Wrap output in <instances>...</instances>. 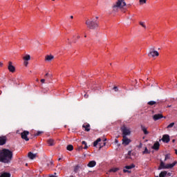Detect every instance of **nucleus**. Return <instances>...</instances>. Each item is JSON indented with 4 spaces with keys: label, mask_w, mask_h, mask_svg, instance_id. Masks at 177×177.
<instances>
[{
    "label": "nucleus",
    "mask_w": 177,
    "mask_h": 177,
    "mask_svg": "<svg viewBox=\"0 0 177 177\" xmlns=\"http://www.w3.org/2000/svg\"><path fill=\"white\" fill-rule=\"evenodd\" d=\"M13 158V152L8 149H3L0 151V161L5 164H9Z\"/></svg>",
    "instance_id": "f257e3e1"
},
{
    "label": "nucleus",
    "mask_w": 177,
    "mask_h": 177,
    "mask_svg": "<svg viewBox=\"0 0 177 177\" xmlns=\"http://www.w3.org/2000/svg\"><path fill=\"white\" fill-rule=\"evenodd\" d=\"M124 6H127V3L124 0H118L113 6V12L117 13L120 9H124Z\"/></svg>",
    "instance_id": "f03ea898"
},
{
    "label": "nucleus",
    "mask_w": 177,
    "mask_h": 177,
    "mask_svg": "<svg viewBox=\"0 0 177 177\" xmlns=\"http://www.w3.org/2000/svg\"><path fill=\"white\" fill-rule=\"evenodd\" d=\"M86 26H87L88 28H90V30H95V28H97L98 24L95 19H87L86 21Z\"/></svg>",
    "instance_id": "7ed1b4c3"
},
{
    "label": "nucleus",
    "mask_w": 177,
    "mask_h": 177,
    "mask_svg": "<svg viewBox=\"0 0 177 177\" xmlns=\"http://www.w3.org/2000/svg\"><path fill=\"white\" fill-rule=\"evenodd\" d=\"M176 164H177V162L174 161L171 164L165 165V163H164V162L160 160V164L158 167V169H171V168H174V167H175Z\"/></svg>",
    "instance_id": "20e7f679"
},
{
    "label": "nucleus",
    "mask_w": 177,
    "mask_h": 177,
    "mask_svg": "<svg viewBox=\"0 0 177 177\" xmlns=\"http://www.w3.org/2000/svg\"><path fill=\"white\" fill-rule=\"evenodd\" d=\"M28 135H30V132L28 131H24L21 133V137L22 139L26 140V142H28V140H30V138H28Z\"/></svg>",
    "instance_id": "39448f33"
},
{
    "label": "nucleus",
    "mask_w": 177,
    "mask_h": 177,
    "mask_svg": "<svg viewBox=\"0 0 177 177\" xmlns=\"http://www.w3.org/2000/svg\"><path fill=\"white\" fill-rule=\"evenodd\" d=\"M148 56L150 57L151 56L152 57H154V56H160V54L158 53V51L154 50V48L149 49V53H148Z\"/></svg>",
    "instance_id": "423d86ee"
},
{
    "label": "nucleus",
    "mask_w": 177,
    "mask_h": 177,
    "mask_svg": "<svg viewBox=\"0 0 177 177\" xmlns=\"http://www.w3.org/2000/svg\"><path fill=\"white\" fill-rule=\"evenodd\" d=\"M122 132L123 136H128L131 135V130L128 129V127H123L122 128Z\"/></svg>",
    "instance_id": "0eeeda50"
},
{
    "label": "nucleus",
    "mask_w": 177,
    "mask_h": 177,
    "mask_svg": "<svg viewBox=\"0 0 177 177\" xmlns=\"http://www.w3.org/2000/svg\"><path fill=\"white\" fill-rule=\"evenodd\" d=\"M122 145L124 146H128V145H129V143L131 142V139L127 138L125 136H122Z\"/></svg>",
    "instance_id": "6e6552de"
},
{
    "label": "nucleus",
    "mask_w": 177,
    "mask_h": 177,
    "mask_svg": "<svg viewBox=\"0 0 177 177\" xmlns=\"http://www.w3.org/2000/svg\"><path fill=\"white\" fill-rule=\"evenodd\" d=\"M8 69L10 73H15L16 71V68L12 65V62H8Z\"/></svg>",
    "instance_id": "1a4fd4ad"
},
{
    "label": "nucleus",
    "mask_w": 177,
    "mask_h": 177,
    "mask_svg": "<svg viewBox=\"0 0 177 177\" xmlns=\"http://www.w3.org/2000/svg\"><path fill=\"white\" fill-rule=\"evenodd\" d=\"M125 169H123V172L124 174H127V172H128L129 174H131V171L128 170V169H132V168H135V165L133 164H131V165L129 166H125L124 167Z\"/></svg>",
    "instance_id": "9d476101"
},
{
    "label": "nucleus",
    "mask_w": 177,
    "mask_h": 177,
    "mask_svg": "<svg viewBox=\"0 0 177 177\" xmlns=\"http://www.w3.org/2000/svg\"><path fill=\"white\" fill-rule=\"evenodd\" d=\"M161 118H164V115H162L161 113H158L153 115V120L154 121H158V120H161Z\"/></svg>",
    "instance_id": "9b49d317"
},
{
    "label": "nucleus",
    "mask_w": 177,
    "mask_h": 177,
    "mask_svg": "<svg viewBox=\"0 0 177 177\" xmlns=\"http://www.w3.org/2000/svg\"><path fill=\"white\" fill-rule=\"evenodd\" d=\"M6 140H8V138L6 136H0V146H3V145H6Z\"/></svg>",
    "instance_id": "f8f14e48"
},
{
    "label": "nucleus",
    "mask_w": 177,
    "mask_h": 177,
    "mask_svg": "<svg viewBox=\"0 0 177 177\" xmlns=\"http://www.w3.org/2000/svg\"><path fill=\"white\" fill-rule=\"evenodd\" d=\"M169 140H170L169 135L165 134V135L162 136V141L164 143H169Z\"/></svg>",
    "instance_id": "ddd939ff"
},
{
    "label": "nucleus",
    "mask_w": 177,
    "mask_h": 177,
    "mask_svg": "<svg viewBox=\"0 0 177 177\" xmlns=\"http://www.w3.org/2000/svg\"><path fill=\"white\" fill-rule=\"evenodd\" d=\"M82 128H84L86 132H89L91 131V125L89 124H84L82 125Z\"/></svg>",
    "instance_id": "4468645a"
},
{
    "label": "nucleus",
    "mask_w": 177,
    "mask_h": 177,
    "mask_svg": "<svg viewBox=\"0 0 177 177\" xmlns=\"http://www.w3.org/2000/svg\"><path fill=\"white\" fill-rule=\"evenodd\" d=\"M87 167H88L89 168H93V167H96V161L95 160L90 161L87 165Z\"/></svg>",
    "instance_id": "2eb2a0df"
},
{
    "label": "nucleus",
    "mask_w": 177,
    "mask_h": 177,
    "mask_svg": "<svg viewBox=\"0 0 177 177\" xmlns=\"http://www.w3.org/2000/svg\"><path fill=\"white\" fill-rule=\"evenodd\" d=\"M47 143L48 146H55L56 145V142H55V140L50 138L47 140Z\"/></svg>",
    "instance_id": "dca6fc26"
},
{
    "label": "nucleus",
    "mask_w": 177,
    "mask_h": 177,
    "mask_svg": "<svg viewBox=\"0 0 177 177\" xmlns=\"http://www.w3.org/2000/svg\"><path fill=\"white\" fill-rule=\"evenodd\" d=\"M152 149L153 150H159L160 149V142H155L152 147Z\"/></svg>",
    "instance_id": "f3484780"
},
{
    "label": "nucleus",
    "mask_w": 177,
    "mask_h": 177,
    "mask_svg": "<svg viewBox=\"0 0 177 177\" xmlns=\"http://www.w3.org/2000/svg\"><path fill=\"white\" fill-rule=\"evenodd\" d=\"M53 59H55L53 55H46L45 57V60L46 62H51V60H53Z\"/></svg>",
    "instance_id": "a211bd4d"
},
{
    "label": "nucleus",
    "mask_w": 177,
    "mask_h": 177,
    "mask_svg": "<svg viewBox=\"0 0 177 177\" xmlns=\"http://www.w3.org/2000/svg\"><path fill=\"white\" fill-rule=\"evenodd\" d=\"M160 103H161V101H160V102L149 101V102H148L147 104L149 106H154V104H160Z\"/></svg>",
    "instance_id": "6ab92c4d"
},
{
    "label": "nucleus",
    "mask_w": 177,
    "mask_h": 177,
    "mask_svg": "<svg viewBox=\"0 0 177 177\" xmlns=\"http://www.w3.org/2000/svg\"><path fill=\"white\" fill-rule=\"evenodd\" d=\"M28 157L30 160H34V158H35V157H37V154L32 153V152H29L28 154Z\"/></svg>",
    "instance_id": "aec40b11"
},
{
    "label": "nucleus",
    "mask_w": 177,
    "mask_h": 177,
    "mask_svg": "<svg viewBox=\"0 0 177 177\" xmlns=\"http://www.w3.org/2000/svg\"><path fill=\"white\" fill-rule=\"evenodd\" d=\"M141 129L142 132H144L145 135H149V132L147 131V128H146L145 126L141 125Z\"/></svg>",
    "instance_id": "412c9836"
},
{
    "label": "nucleus",
    "mask_w": 177,
    "mask_h": 177,
    "mask_svg": "<svg viewBox=\"0 0 177 177\" xmlns=\"http://www.w3.org/2000/svg\"><path fill=\"white\" fill-rule=\"evenodd\" d=\"M167 176V171H163L160 173L159 176L156 177H166Z\"/></svg>",
    "instance_id": "4be33fe9"
},
{
    "label": "nucleus",
    "mask_w": 177,
    "mask_h": 177,
    "mask_svg": "<svg viewBox=\"0 0 177 177\" xmlns=\"http://www.w3.org/2000/svg\"><path fill=\"white\" fill-rule=\"evenodd\" d=\"M66 150H68V151H73V150H74V147L71 145H68L66 147Z\"/></svg>",
    "instance_id": "5701e85b"
},
{
    "label": "nucleus",
    "mask_w": 177,
    "mask_h": 177,
    "mask_svg": "<svg viewBox=\"0 0 177 177\" xmlns=\"http://www.w3.org/2000/svg\"><path fill=\"white\" fill-rule=\"evenodd\" d=\"M0 177H10V173L4 172L0 175Z\"/></svg>",
    "instance_id": "b1692460"
},
{
    "label": "nucleus",
    "mask_w": 177,
    "mask_h": 177,
    "mask_svg": "<svg viewBox=\"0 0 177 177\" xmlns=\"http://www.w3.org/2000/svg\"><path fill=\"white\" fill-rule=\"evenodd\" d=\"M102 142V139L101 138H98L94 142H93V146L94 147H96L97 145H99V142Z\"/></svg>",
    "instance_id": "393cba45"
},
{
    "label": "nucleus",
    "mask_w": 177,
    "mask_h": 177,
    "mask_svg": "<svg viewBox=\"0 0 177 177\" xmlns=\"http://www.w3.org/2000/svg\"><path fill=\"white\" fill-rule=\"evenodd\" d=\"M23 59L24 61H28L31 59V56H30V55H26L23 57Z\"/></svg>",
    "instance_id": "a878e982"
},
{
    "label": "nucleus",
    "mask_w": 177,
    "mask_h": 177,
    "mask_svg": "<svg viewBox=\"0 0 177 177\" xmlns=\"http://www.w3.org/2000/svg\"><path fill=\"white\" fill-rule=\"evenodd\" d=\"M142 154H150V151L147 149V147H145V151H142Z\"/></svg>",
    "instance_id": "bb28decb"
},
{
    "label": "nucleus",
    "mask_w": 177,
    "mask_h": 177,
    "mask_svg": "<svg viewBox=\"0 0 177 177\" xmlns=\"http://www.w3.org/2000/svg\"><path fill=\"white\" fill-rule=\"evenodd\" d=\"M120 169L115 167L110 169V172H117Z\"/></svg>",
    "instance_id": "cd10ccee"
},
{
    "label": "nucleus",
    "mask_w": 177,
    "mask_h": 177,
    "mask_svg": "<svg viewBox=\"0 0 177 177\" xmlns=\"http://www.w3.org/2000/svg\"><path fill=\"white\" fill-rule=\"evenodd\" d=\"M82 145H84V149L85 150H86V149H88V145H87V144H86V142L85 141H82Z\"/></svg>",
    "instance_id": "c85d7f7f"
},
{
    "label": "nucleus",
    "mask_w": 177,
    "mask_h": 177,
    "mask_svg": "<svg viewBox=\"0 0 177 177\" xmlns=\"http://www.w3.org/2000/svg\"><path fill=\"white\" fill-rule=\"evenodd\" d=\"M139 24L141 26V27H143V28H146V24H145V22L140 21Z\"/></svg>",
    "instance_id": "c756f323"
},
{
    "label": "nucleus",
    "mask_w": 177,
    "mask_h": 177,
    "mask_svg": "<svg viewBox=\"0 0 177 177\" xmlns=\"http://www.w3.org/2000/svg\"><path fill=\"white\" fill-rule=\"evenodd\" d=\"M79 169H80V167L78 165H76L74 167V172H75L77 174V172H78Z\"/></svg>",
    "instance_id": "7c9ffc66"
},
{
    "label": "nucleus",
    "mask_w": 177,
    "mask_h": 177,
    "mask_svg": "<svg viewBox=\"0 0 177 177\" xmlns=\"http://www.w3.org/2000/svg\"><path fill=\"white\" fill-rule=\"evenodd\" d=\"M174 125H175V122H171V123H170V124L167 127V129L172 128V127H174Z\"/></svg>",
    "instance_id": "2f4dec72"
},
{
    "label": "nucleus",
    "mask_w": 177,
    "mask_h": 177,
    "mask_svg": "<svg viewBox=\"0 0 177 177\" xmlns=\"http://www.w3.org/2000/svg\"><path fill=\"white\" fill-rule=\"evenodd\" d=\"M169 158H171V155L166 154L165 158V161H167V160H169Z\"/></svg>",
    "instance_id": "473e14b6"
},
{
    "label": "nucleus",
    "mask_w": 177,
    "mask_h": 177,
    "mask_svg": "<svg viewBox=\"0 0 177 177\" xmlns=\"http://www.w3.org/2000/svg\"><path fill=\"white\" fill-rule=\"evenodd\" d=\"M147 0H140V5H143L144 3H146Z\"/></svg>",
    "instance_id": "72a5a7b5"
},
{
    "label": "nucleus",
    "mask_w": 177,
    "mask_h": 177,
    "mask_svg": "<svg viewBox=\"0 0 177 177\" xmlns=\"http://www.w3.org/2000/svg\"><path fill=\"white\" fill-rule=\"evenodd\" d=\"M41 133H42L41 131H37L36 134H35V136H39V135H41Z\"/></svg>",
    "instance_id": "f704fd0d"
},
{
    "label": "nucleus",
    "mask_w": 177,
    "mask_h": 177,
    "mask_svg": "<svg viewBox=\"0 0 177 177\" xmlns=\"http://www.w3.org/2000/svg\"><path fill=\"white\" fill-rule=\"evenodd\" d=\"M24 64L27 67V66H28V61H24Z\"/></svg>",
    "instance_id": "c9c22d12"
},
{
    "label": "nucleus",
    "mask_w": 177,
    "mask_h": 177,
    "mask_svg": "<svg viewBox=\"0 0 177 177\" xmlns=\"http://www.w3.org/2000/svg\"><path fill=\"white\" fill-rule=\"evenodd\" d=\"M113 90L115 91V92H118V87L114 86Z\"/></svg>",
    "instance_id": "e433bc0d"
},
{
    "label": "nucleus",
    "mask_w": 177,
    "mask_h": 177,
    "mask_svg": "<svg viewBox=\"0 0 177 177\" xmlns=\"http://www.w3.org/2000/svg\"><path fill=\"white\" fill-rule=\"evenodd\" d=\"M104 146H106V142H103V145H100V149H102V147H104Z\"/></svg>",
    "instance_id": "4c0bfd02"
},
{
    "label": "nucleus",
    "mask_w": 177,
    "mask_h": 177,
    "mask_svg": "<svg viewBox=\"0 0 177 177\" xmlns=\"http://www.w3.org/2000/svg\"><path fill=\"white\" fill-rule=\"evenodd\" d=\"M82 149H84V147H82V146H80V147H78L79 151H81V150H82Z\"/></svg>",
    "instance_id": "58836bf2"
},
{
    "label": "nucleus",
    "mask_w": 177,
    "mask_h": 177,
    "mask_svg": "<svg viewBox=\"0 0 177 177\" xmlns=\"http://www.w3.org/2000/svg\"><path fill=\"white\" fill-rule=\"evenodd\" d=\"M84 97H85V99H88V97H89V95H88L87 94H84Z\"/></svg>",
    "instance_id": "ea45409f"
},
{
    "label": "nucleus",
    "mask_w": 177,
    "mask_h": 177,
    "mask_svg": "<svg viewBox=\"0 0 177 177\" xmlns=\"http://www.w3.org/2000/svg\"><path fill=\"white\" fill-rule=\"evenodd\" d=\"M143 145L142 143H140L139 146H138V149H142Z\"/></svg>",
    "instance_id": "a19ab883"
},
{
    "label": "nucleus",
    "mask_w": 177,
    "mask_h": 177,
    "mask_svg": "<svg viewBox=\"0 0 177 177\" xmlns=\"http://www.w3.org/2000/svg\"><path fill=\"white\" fill-rule=\"evenodd\" d=\"M132 154V151H128V156H131Z\"/></svg>",
    "instance_id": "79ce46f5"
},
{
    "label": "nucleus",
    "mask_w": 177,
    "mask_h": 177,
    "mask_svg": "<svg viewBox=\"0 0 177 177\" xmlns=\"http://www.w3.org/2000/svg\"><path fill=\"white\" fill-rule=\"evenodd\" d=\"M46 77H52V75H49V73H46Z\"/></svg>",
    "instance_id": "37998d69"
},
{
    "label": "nucleus",
    "mask_w": 177,
    "mask_h": 177,
    "mask_svg": "<svg viewBox=\"0 0 177 177\" xmlns=\"http://www.w3.org/2000/svg\"><path fill=\"white\" fill-rule=\"evenodd\" d=\"M41 82H42V84H44V82H45V79H41Z\"/></svg>",
    "instance_id": "c03bdc74"
},
{
    "label": "nucleus",
    "mask_w": 177,
    "mask_h": 177,
    "mask_svg": "<svg viewBox=\"0 0 177 177\" xmlns=\"http://www.w3.org/2000/svg\"><path fill=\"white\" fill-rule=\"evenodd\" d=\"M127 8H131V4H126Z\"/></svg>",
    "instance_id": "a18cd8bd"
},
{
    "label": "nucleus",
    "mask_w": 177,
    "mask_h": 177,
    "mask_svg": "<svg viewBox=\"0 0 177 177\" xmlns=\"http://www.w3.org/2000/svg\"><path fill=\"white\" fill-rule=\"evenodd\" d=\"M3 66V63L0 62V67H2Z\"/></svg>",
    "instance_id": "49530a36"
},
{
    "label": "nucleus",
    "mask_w": 177,
    "mask_h": 177,
    "mask_svg": "<svg viewBox=\"0 0 177 177\" xmlns=\"http://www.w3.org/2000/svg\"><path fill=\"white\" fill-rule=\"evenodd\" d=\"M50 177H57V176L50 175Z\"/></svg>",
    "instance_id": "de8ad7c7"
},
{
    "label": "nucleus",
    "mask_w": 177,
    "mask_h": 177,
    "mask_svg": "<svg viewBox=\"0 0 177 177\" xmlns=\"http://www.w3.org/2000/svg\"><path fill=\"white\" fill-rule=\"evenodd\" d=\"M77 39H80V38H81V37H80V35H78V36L77 37Z\"/></svg>",
    "instance_id": "09e8293b"
},
{
    "label": "nucleus",
    "mask_w": 177,
    "mask_h": 177,
    "mask_svg": "<svg viewBox=\"0 0 177 177\" xmlns=\"http://www.w3.org/2000/svg\"><path fill=\"white\" fill-rule=\"evenodd\" d=\"M71 19H74V17L73 15H71Z\"/></svg>",
    "instance_id": "8fccbe9b"
},
{
    "label": "nucleus",
    "mask_w": 177,
    "mask_h": 177,
    "mask_svg": "<svg viewBox=\"0 0 177 177\" xmlns=\"http://www.w3.org/2000/svg\"><path fill=\"white\" fill-rule=\"evenodd\" d=\"M63 158H59V159H58V161H60V160H62Z\"/></svg>",
    "instance_id": "3c124183"
},
{
    "label": "nucleus",
    "mask_w": 177,
    "mask_h": 177,
    "mask_svg": "<svg viewBox=\"0 0 177 177\" xmlns=\"http://www.w3.org/2000/svg\"><path fill=\"white\" fill-rule=\"evenodd\" d=\"M115 143H118V140H115Z\"/></svg>",
    "instance_id": "603ef678"
},
{
    "label": "nucleus",
    "mask_w": 177,
    "mask_h": 177,
    "mask_svg": "<svg viewBox=\"0 0 177 177\" xmlns=\"http://www.w3.org/2000/svg\"><path fill=\"white\" fill-rule=\"evenodd\" d=\"M95 19H99V17H96Z\"/></svg>",
    "instance_id": "864d4df0"
},
{
    "label": "nucleus",
    "mask_w": 177,
    "mask_h": 177,
    "mask_svg": "<svg viewBox=\"0 0 177 177\" xmlns=\"http://www.w3.org/2000/svg\"><path fill=\"white\" fill-rule=\"evenodd\" d=\"M173 143L175 142V140H172Z\"/></svg>",
    "instance_id": "5fc2aeb1"
},
{
    "label": "nucleus",
    "mask_w": 177,
    "mask_h": 177,
    "mask_svg": "<svg viewBox=\"0 0 177 177\" xmlns=\"http://www.w3.org/2000/svg\"><path fill=\"white\" fill-rule=\"evenodd\" d=\"M84 38H86V35H84Z\"/></svg>",
    "instance_id": "6e6d98bb"
},
{
    "label": "nucleus",
    "mask_w": 177,
    "mask_h": 177,
    "mask_svg": "<svg viewBox=\"0 0 177 177\" xmlns=\"http://www.w3.org/2000/svg\"><path fill=\"white\" fill-rule=\"evenodd\" d=\"M50 164H53V162H50Z\"/></svg>",
    "instance_id": "4d7b16f0"
},
{
    "label": "nucleus",
    "mask_w": 177,
    "mask_h": 177,
    "mask_svg": "<svg viewBox=\"0 0 177 177\" xmlns=\"http://www.w3.org/2000/svg\"><path fill=\"white\" fill-rule=\"evenodd\" d=\"M70 177H74V176H71Z\"/></svg>",
    "instance_id": "13d9d810"
},
{
    "label": "nucleus",
    "mask_w": 177,
    "mask_h": 177,
    "mask_svg": "<svg viewBox=\"0 0 177 177\" xmlns=\"http://www.w3.org/2000/svg\"><path fill=\"white\" fill-rule=\"evenodd\" d=\"M26 165L27 166V165H28V164L26 163Z\"/></svg>",
    "instance_id": "bf43d9fd"
},
{
    "label": "nucleus",
    "mask_w": 177,
    "mask_h": 177,
    "mask_svg": "<svg viewBox=\"0 0 177 177\" xmlns=\"http://www.w3.org/2000/svg\"><path fill=\"white\" fill-rule=\"evenodd\" d=\"M176 128H177V124H176Z\"/></svg>",
    "instance_id": "052dcab7"
},
{
    "label": "nucleus",
    "mask_w": 177,
    "mask_h": 177,
    "mask_svg": "<svg viewBox=\"0 0 177 177\" xmlns=\"http://www.w3.org/2000/svg\"><path fill=\"white\" fill-rule=\"evenodd\" d=\"M52 1H55V0H52Z\"/></svg>",
    "instance_id": "680f3d73"
}]
</instances>
